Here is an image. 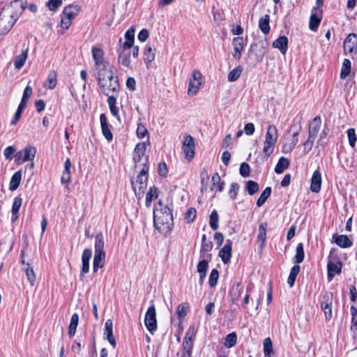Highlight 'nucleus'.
<instances>
[{
  "label": "nucleus",
  "instance_id": "nucleus-1",
  "mask_svg": "<svg viewBox=\"0 0 357 357\" xmlns=\"http://www.w3.org/2000/svg\"><path fill=\"white\" fill-rule=\"evenodd\" d=\"M134 158L135 169L138 171L135 181L131 179V183L136 197L140 199L143 197L144 190L147 187L149 178V158Z\"/></svg>",
  "mask_w": 357,
  "mask_h": 357
},
{
  "label": "nucleus",
  "instance_id": "nucleus-2",
  "mask_svg": "<svg viewBox=\"0 0 357 357\" xmlns=\"http://www.w3.org/2000/svg\"><path fill=\"white\" fill-rule=\"evenodd\" d=\"M22 3L19 0H14L5 6L0 13V34L10 31L18 18L19 8Z\"/></svg>",
  "mask_w": 357,
  "mask_h": 357
},
{
  "label": "nucleus",
  "instance_id": "nucleus-3",
  "mask_svg": "<svg viewBox=\"0 0 357 357\" xmlns=\"http://www.w3.org/2000/svg\"><path fill=\"white\" fill-rule=\"evenodd\" d=\"M342 263L337 253L336 248H332L328 256L327 271L328 279L331 281L335 275L341 273Z\"/></svg>",
  "mask_w": 357,
  "mask_h": 357
},
{
  "label": "nucleus",
  "instance_id": "nucleus-4",
  "mask_svg": "<svg viewBox=\"0 0 357 357\" xmlns=\"http://www.w3.org/2000/svg\"><path fill=\"white\" fill-rule=\"evenodd\" d=\"M97 71L98 84L105 83L110 79H119L116 75V70L115 67L112 65H107L97 70Z\"/></svg>",
  "mask_w": 357,
  "mask_h": 357
},
{
  "label": "nucleus",
  "instance_id": "nucleus-5",
  "mask_svg": "<svg viewBox=\"0 0 357 357\" xmlns=\"http://www.w3.org/2000/svg\"><path fill=\"white\" fill-rule=\"evenodd\" d=\"M144 324L151 334L153 335L157 330L156 311L154 304L149 307L145 314Z\"/></svg>",
  "mask_w": 357,
  "mask_h": 357
},
{
  "label": "nucleus",
  "instance_id": "nucleus-6",
  "mask_svg": "<svg viewBox=\"0 0 357 357\" xmlns=\"http://www.w3.org/2000/svg\"><path fill=\"white\" fill-rule=\"evenodd\" d=\"M344 54L352 58L357 54V34L349 33L344 41Z\"/></svg>",
  "mask_w": 357,
  "mask_h": 357
},
{
  "label": "nucleus",
  "instance_id": "nucleus-7",
  "mask_svg": "<svg viewBox=\"0 0 357 357\" xmlns=\"http://www.w3.org/2000/svg\"><path fill=\"white\" fill-rule=\"evenodd\" d=\"M333 301V294L326 292L321 297V309L324 312L326 319L330 320L332 318V304Z\"/></svg>",
  "mask_w": 357,
  "mask_h": 357
},
{
  "label": "nucleus",
  "instance_id": "nucleus-8",
  "mask_svg": "<svg viewBox=\"0 0 357 357\" xmlns=\"http://www.w3.org/2000/svg\"><path fill=\"white\" fill-rule=\"evenodd\" d=\"M268 43L266 39L259 40L251 45L249 52H255L257 59L261 61L267 53Z\"/></svg>",
  "mask_w": 357,
  "mask_h": 357
},
{
  "label": "nucleus",
  "instance_id": "nucleus-9",
  "mask_svg": "<svg viewBox=\"0 0 357 357\" xmlns=\"http://www.w3.org/2000/svg\"><path fill=\"white\" fill-rule=\"evenodd\" d=\"M202 84V74L198 70H194L189 81L188 93L190 96H195L199 90Z\"/></svg>",
  "mask_w": 357,
  "mask_h": 357
},
{
  "label": "nucleus",
  "instance_id": "nucleus-10",
  "mask_svg": "<svg viewBox=\"0 0 357 357\" xmlns=\"http://www.w3.org/2000/svg\"><path fill=\"white\" fill-rule=\"evenodd\" d=\"M298 132L285 135L282 139V152L284 154L290 153L298 142Z\"/></svg>",
  "mask_w": 357,
  "mask_h": 357
},
{
  "label": "nucleus",
  "instance_id": "nucleus-11",
  "mask_svg": "<svg viewBox=\"0 0 357 357\" xmlns=\"http://www.w3.org/2000/svg\"><path fill=\"white\" fill-rule=\"evenodd\" d=\"M91 52L93 59L95 61V68L96 70L107 65H109L105 61L104 52L101 48L93 47Z\"/></svg>",
  "mask_w": 357,
  "mask_h": 357
},
{
  "label": "nucleus",
  "instance_id": "nucleus-12",
  "mask_svg": "<svg viewBox=\"0 0 357 357\" xmlns=\"http://www.w3.org/2000/svg\"><path fill=\"white\" fill-rule=\"evenodd\" d=\"M99 86L105 95L118 93L119 91V79H110L105 83L100 84Z\"/></svg>",
  "mask_w": 357,
  "mask_h": 357
},
{
  "label": "nucleus",
  "instance_id": "nucleus-13",
  "mask_svg": "<svg viewBox=\"0 0 357 357\" xmlns=\"http://www.w3.org/2000/svg\"><path fill=\"white\" fill-rule=\"evenodd\" d=\"M92 255L91 250L86 248L84 250L82 255V270L80 273V279L82 280L84 275L89 271V261Z\"/></svg>",
  "mask_w": 357,
  "mask_h": 357
},
{
  "label": "nucleus",
  "instance_id": "nucleus-14",
  "mask_svg": "<svg viewBox=\"0 0 357 357\" xmlns=\"http://www.w3.org/2000/svg\"><path fill=\"white\" fill-rule=\"evenodd\" d=\"M232 45L234 47L233 56L236 60L241 59V52L244 50L245 44L243 37H236L232 40Z\"/></svg>",
  "mask_w": 357,
  "mask_h": 357
},
{
  "label": "nucleus",
  "instance_id": "nucleus-15",
  "mask_svg": "<svg viewBox=\"0 0 357 357\" xmlns=\"http://www.w3.org/2000/svg\"><path fill=\"white\" fill-rule=\"evenodd\" d=\"M183 149L185 156H194L195 140L191 135H186L183 143Z\"/></svg>",
  "mask_w": 357,
  "mask_h": 357
},
{
  "label": "nucleus",
  "instance_id": "nucleus-16",
  "mask_svg": "<svg viewBox=\"0 0 357 357\" xmlns=\"http://www.w3.org/2000/svg\"><path fill=\"white\" fill-rule=\"evenodd\" d=\"M232 241L230 239L227 240L225 245L219 252V257L224 264H227L231 257Z\"/></svg>",
  "mask_w": 357,
  "mask_h": 357
},
{
  "label": "nucleus",
  "instance_id": "nucleus-17",
  "mask_svg": "<svg viewBox=\"0 0 357 357\" xmlns=\"http://www.w3.org/2000/svg\"><path fill=\"white\" fill-rule=\"evenodd\" d=\"M100 121L102 135L107 141H112L113 139V135L107 123V116L105 114H100Z\"/></svg>",
  "mask_w": 357,
  "mask_h": 357
},
{
  "label": "nucleus",
  "instance_id": "nucleus-18",
  "mask_svg": "<svg viewBox=\"0 0 357 357\" xmlns=\"http://www.w3.org/2000/svg\"><path fill=\"white\" fill-rule=\"evenodd\" d=\"M321 187V174L319 169L314 172L311 178L310 190L313 192H319Z\"/></svg>",
  "mask_w": 357,
  "mask_h": 357
},
{
  "label": "nucleus",
  "instance_id": "nucleus-19",
  "mask_svg": "<svg viewBox=\"0 0 357 357\" xmlns=\"http://www.w3.org/2000/svg\"><path fill=\"white\" fill-rule=\"evenodd\" d=\"M104 335L113 348H115L116 342L113 335V323L111 319H107L105 322Z\"/></svg>",
  "mask_w": 357,
  "mask_h": 357
},
{
  "label": "nucleus",
  "instance_id": "nucleus-20",
  "mask_svg": "<svg viewBox=\"0 0 357 357\" xmlns=\"http://www.w3.org/2000/svg\"><path fill=\"white\" fill-rule=\"evenodd\" d=\"M195 335V331L194 326H190L188 331L185 333L183 342L182 344V347L184 348H192L194 347V341L193 338Z\"/></svg>",
  "mask_w": 357,
  "mask_h": 357
},
{
  "label": "nucleus",
  "instance_id": "nucleus-21",
  "mask_svg": "<svg viewBox=\"0 0 357 357\" xmlns=\"http://www.w3.org/2000/svg\"><path fill=\"white\" fill-rule=\"evenodd\" d=\"M243 285L241 282H235L233 284L229 291V296L233 303L238 300V298L241 296L243 292Z\"/></svg>",
  "mask_w": 357,
  "mask_h": 357
},
{
  "label": "nucleus",
  "instance_id": "nucleus-22",
  "mask_svg": "<svg viewBox=\"0 0 357 357\" xmlns=\"http://www.w3.org/2000/svg\"><path fill=\"white\" fill-rule=\"evenodd\" d=\"M321 125V117L317 116H315L309 126V137L311 138H316L317 135L320 130Z\"/></svg>",
  "mask_w": 357,
  "mask_h": 357
},
{
  "label": "nucleus",
  "instance_id": "nucleus-23",
  "mask_svg": "<svg viewBox=\"0 0 357 357\" xmlns=\"http://www.w3.org/2000/svg\"><path fill=\"white\" fill-rule=\"evenodd\" d=\"M333 239L335 243L342 248H348L352 246L353 243L347 235L333 234Z\"/></svg>",
  "mask_w": 357,
  "mask_h": 357
},
{
  "label": "nucleus",
  "instance_id": "nucleus-24",
  "mask_svg": "<svg viewBox=\"0 0 357 357\" xmlns=\"http://www.w3.org/2000/svg\"><path fill=\"white\" fill-rule=\"evenodd\" d=\"M80 11V6L77 4H70L63 8L62 14L68 18L74 20Z\"/></svg>",
  "mask_w": 357,
  "mask_h": 357
},
{
  "label": "nucleus",
  "instance_id": "nucleus-25",
  "mask_svg": "<svg viewBox=\"0 0 357 357\" xmlns=\"http://www.w3.org/2000/svg\"><path fill=\"white\" fill-rule=\"evenodd\" d=\"M273 47L278 49L280 52L284 54L288 48V38L287 36H280L273 43Z\"/></svg>",
  "mask_w": 357,
  "mask_h": 357
},
{
  "label": "nucleus",
  "instance_id": "nucleus-26",
  "mask_svg": "<svg viewBox=\"0 0 357 357\" xmlns=\"http://www.w3.org/2000/svg\"><path fill=\"white\" fill-rule=\"evenodd\" d=\"M317 11L318 9L316 7H314L312 10V13L310 17L309 27L310 29L313 31L317 30L321 22V17L317 15Z\"/></svg>",
  "mask_w": 357,
  "mask_h": 357
},
{
  "label": "nucleus",
  "instance_id": "nucleus-27",
  "mask_svg": "<svg viewBox=\"0 0 357 357\" xmlns=\"http://www.w3.org/2000/svg\"><path fill=\"white\" fill-rule=\"evenodd\" d=\"M118 61L128 68H132L130 60V51H118Z\"/></svg>",
  "mask_w": 357,
  "mask_h": 357
},
{
  "label": "nucleus",
  "instance_id": "nucleus-28",
  "mask_svg": "<svg viewBox=\"0 0 357 357\" xmlns=\"http://www.w3.org/2000/svg\"><path fill=\"white\" fill-rule=\"evenodd\" d=\"M153 222L155 227L158 230L164 229L165 227H169L168 220H166L165 215H158V212L155 210L153 211Z\"/></svg>",
  "mask_w": 357,
  "mask_h": 357
},
{
  "label": "nucleus",
  "instance_id": "nucleus-29",
  "mask_svg": "<svg viewBox=\"0 0 357 357\" xmlns=\"http://www.w3.org/2000/svg\"><path fill=\"white\" fill-rule=\"evenodd\" d=\"M144 59L149 68L151 62L155 59V50L153 49V46L150 44H147L144 50Z\"/></svg>",
  "mask_w": 357,
  "mask_h": 357
},
{
  "label": "nucleus",
  "instance_id": "nucleus-30",
  "mask_svg": "<svg viewBox=\"0 0 357 357\" xmlns=\"http://www.w3.org/2000/svg\"><path fill=\"white\" fill-rule=\"evenodd\" d=\"M22 204V199L21 197H15L12 206V216L11 221L13 222L19 218V211Z\"/></svg>",
  "mask_w": 357,
  "mask_h": 357
},
{
  "label": "nucleus",
  "instance_id": "nucleus-31",
  "mask_svg": "<svg viewBox=\"0 0 357 357\" xmlns=\"http://www.w3.org/2000/svg\"><path fill=\"white\" fill-rule=\"evenodd\" d=\"M28 48L23 50L20 54L15 56L14 60V66L15 69L20 70L24 65L28 57Z\"/></svg>",
  "mask_w": 357,
  "mask_h": 357
},
{
  "label": "nucleus",
  "instance_id": "nucleus-32",
  "mask_svg": "<svg viewBox=\"0 0 357 357\" xmlns=\"http://www.w3.org/2000/svg\"><path fill=\"white\" fill-rule=\"evenodd\" d=\"M57 84V74L54 70H51L47 77V80L44 84V87H47L49 89H54Z\"/></svg>",
  "mask_w": 357,
  "mask_h": 357
},
{
  "label": "nucleus",
  "instance_id": "nucleus-33",
  "mask_svg": "<svg viewBox=\"0 0 357 357\" xmlns=\"http://www.w3.org/2000/svg\"><path fill=\"white\" fill-rule=\"evenodd\" d=\"M105 254H94L93 261V271L97 272L99 268H102L105 261Z\"/></svg>",
  "mask_w": 357,
  "mask_h": 357
},
{
  "label": "nucleus",
  "instance_id": "nucleus-34",
  "mask_svg": "<svg viewBox=\"0 0 357 357\" xmlns=\"http://www.w3.org/2000/svg\"><path fill=\"white\" fill-rule=\"evenodd\" d=\"M278 138V132L277 128L273 125L269 126L266 133L265 140L276 144Z\"/></svg>",
  "mask_w": 357,
  "mask_h": 357
},
{
  "label": "nucleus",
  "instance_id": "nucleus-35",
  "mask_svg": "<svg viewBox=\"0 0 357 357\" xmlns=\"http://www.w3.org/2000/svg\"><path fill=\"white\" fill-rule=\"evenodd\" d=\"M104 239L103 235L101 232L96 235L95 238V254H105L104 251Z\"/></svg>",
  "mask_w": 357,
  "mask_h": 357
},
{
  "label": "nucleus",
  "instance_id": "nucleus-36",
  "mask_svg": "<svg viewBox=\"0 0 357 357\" xmlns=\"http://www.w3.org/2000/svg\"><path fill=\"white\" fill-rule=\"evenodd\" d=\"M21 180L22 172L17 171L10 178V181L9 183V190L11 191L17 190V188L19 187L20 184Z\"/></svg>",
  "mask_w": 357,
  "mask_h": 357
},
{
  "label": "nucleus",
  "instance_id": "nucleus-37",
  "mask_svg": "<svg viewBox=\"0 0 357 357\" xmlns=\"http://www.w3.org/2000/svg\"><path fill=\"white\" fill-rule=\"evenodd\" d=\"M269 22L270 16L268 15H265L259 21V28L266 35L270 32Z\"/></svg>",
  "mask_w": 357,
  "mask_h": 357
},
{
  "label": "nucleus",
  "instance_id": "nucleus-38",
  "mask_svg": "<svg viewBox=\"0 0 357 357\" xmlns=\"http://www.w3.org/2000/svg\"><path fill=\"white\" fill-rule=\"evenodd\" d=\"M290 164V161L287 158H280L275 167V172L277 174H282L287 169Z\"/></svg>",
  "mask_w": 357,
  "mask_h": 357
},
{
  "label": "nucleus",
  "instance_id": "nucleus-39",
  "mask_svg": "<svg viewBox=\"0 0 357 357\" xmlns=\"http://www.w3.org/2000/svg\"><path fill=\"white\" fill-rule=\"evenodd\" d=\"M266 222L261 223L259 226V234L257 236V241L260 243V246L263 247L266 239Z\"/></svg>",
  "mask_w": 357,
  "mask_h": 357
},
{
  "label": "nucleus",
  "instance_id": "nucleus-40",
  "mask_svg": "<svg viewBox=\"0 0 357 357\" xmlns=\"http://www.w3.org/2000/svg\"><path fill=\"white\" fill-rule=\"evenodd\" d=\"M263 347L265 357H273L274 351L273 349V343L270 337H267L264 340Z\"/></svg>",
  "mask_w": 357,
  "mask_h": 357
},
{
  "label": "nucleus",
  "instance_id": "nucleus-41",
  "mask_svg": "<svg viewBox=\"0 0 357 357\" xmlns=\"http://www.w3.org/2000/svg\"><path fill=\"white\" fill-rule=\"evenodd\" d=\"M78 322L79 315L77 313H75L71 317L70 323L68 326V335L70 337H72L75 335L78 325Z\"/></svg>",
  "mask_w": 357,
  "mask_h": 357
},
{
  "label": "nucleus",
  "instance_id": "nucleus-42",
  "mask_svg": "<svg viewBox=\"0 0 357 357\" xmlns=\"http://www.w3.org/2000/svg\"><path fill=\"white\" fill-rule=\"evenodd\" d=\"M213 249V243L210 241H207L206 235L203 234L202 236V245L200 249L201 255H204L210 252Z\"/></svg>",
  "mask_w": 357,
  "mask_h": 357
},
{
  "label": "nucleus",
  "instance_id": "nucleus-43",
  "mask_svg": "<svg viewBox=\"0 0 357 357\" xmlns=\"http://www.w3.org/2000/svg\"><path fill=\"white\" fill-rule=\"evenodd\" d=\"M299 271H300V266L298 264H295L291 268L290 273H289L288 279H287V283L291 287H292L294 286L296 276L298 275Z\"/></svg>",
  "mask_w": 357,
  "mask_h": 357
},
{
  "label": "nucleus",
  "instance_id": "nucleus-44",
  "mask_svg": "<svg viewBox=\"0 0 357 357\" xmlns=\"http://www.w3.org/2000/svg\"><path fill=\"white\" fill-rule=\"evenodd\" d=\"M304 257H305V253H304L303 245V243H300L296 246V255L294 258V263H296L298 265V264L303 262V261L304 259Z\"/></svg>",
  "mask_w": 357,
  "mask_h": 357
},
{
  "label": "nucleus",
  "instance_id": "nucleus-45",
  "mask_svg": "<svg viewBox=\"0 0 357 357\" xmlns=\"http://www.w3.org/2000/svg\"><path fill=\"white\" fill-rule=\"evenodd\" d=\"M237 342V335L235 332H232L228 334L225 338L224 342V345L227 348H231L236 344Z\"/></svg>",
  "mask_w": 357,
  "mask_h": 357
},
{
  "label": "nucleus",
  "instance_id": "nucleus-46",
  "mask_svg": "<svg viewBox=\"0 0 357 357\" xmlns=\"http://www.w3.org/2000/svg\"><path fill=\"white\" fill-rule=\"evenodd\" d=\"M272 192V189L271 187H266L262 193L261 194L260 197L257 201V206L258 207H261L262 205L264 204L267 199L271 196Z\"/></svg>",
  "mask_w": 357,
  "mask_h": 357
},
{
  "label": "nucleus",
  "instance_id": "nucleus-47",
  "mask_svg": "<svg viewBox=\"0 0 357 357\" xmlns=\"http://www.w3.org/2000/svg\"><path fill=\"white\" fill-rule=\"evenodd\" d=\"M158 197V189L155 187H151L146 195V206L149 207L153 199Z\"/></svg>",
  "mask_w": 357,
  "mask_h": 357
},
{
  "label": "nucleus",
  "instance_id": "nucleus-48",
  "mask_svg": "<svg viewBox=\"0 0 357 357\" xmlns=\"http://www.w3.org/2000/svg\"><path fill=\"white\" fill-rule=\"evenodd\" d=\"M243 72V67L238 66L228 74V80L231 82L236 81L241 76Z\"/></svg>",
  "mask_w": 357,
  "mask_h": 357
},
{
  "label": "nucleus",
  "instance_id": "nucleus-49",
  "mask_svg": "<svg viewBox=\"0 0 357 357\" xmlns=\"http://www.w3.org/2000/svg\"><path fill=\"white\" fill-rule=\"evenodd\" d=\"M351 71V61L348 59H344L340 71V78L345 79Z\"/></svg>",
  "mask_w": 357,
  "mask_h": 357
},
{
  "label": "nucleus",
  "instance_id": "nucleus-50",
  "mask_svg": "<svg viewBox=\"0 0 357 357\" xmlns=\"http://www.w3.org/2000/svg\"><path fill=\"white\" fill-rule=\"evenodd\" d=\"M340 163L344 169L351 170L357 165V160L356 158H344Z\"/></svg>",
  "mask_w": 357,
  "mask_h": 357
},
{
  "label": "nucleus",
  "instance_id": "nucleus-51",
  "mask_svg": "<svg viewBox=\"0 0 357 357\" xmlns=\"http://www.w3.org/2000/svg\"><path fill=\"white\" fill-rule=\"evenodd\" d=\"M23 271L25 272L27 280H29L30 284L32 286L34 285V283L36 281V275H35L33 268H31L29 264H27L26 266L23 268Z\"/></svg>",
  "mask_w": 357,
  "mask_h": 357
},
{
  "label": "nucleus",
  "instance_id": "nucleus-52",
  "mask_svg": "<svg viewBox=\"0 0 357 357\" xmlns=\"http://www.w3.org/2000/svg\"><path fill=\"white\" fill-rule=\"evenodd\" d=\"M259 189V184L254 181H248L245 183V190L248 191L250 195H253Z\"/></svg>",
  "mask_w": 357,
  "mask_h": 357
},
{
  "label": "nucleus",
  "instance_id": "nucleus-53",
  "mask_svg": "<svg viewBox=\"0 0 357 357\" xmlns=\"http://www.w3.org/2000/svg\"><path fill=\"white\" fill-rule=\"evenodd\" d=\"M275 143L265 140L264 142L262 153L266 156H270L273 153V152L275 149Z\"/></svg>",
  "mask_w": 357,
  "mask_h": 357
},
{
  "label": "nucleus",
  "instance_id": "nucleus-54",
  "mask_svg": "<svg viewBox=\"0 0 357 357\" xmlns=\"http://www.w3.org/2000/svg\"><path fill=\"white\" fill-rule=\"evenodd\" d=\"M219 216L218 212L213 210L209 217V225L213 230H216L218 228Z\"/></svg>",
  "mask_w": 357,
  "mask_h": 357
},
{
  "label": "nucleus",
  "instance_id": "nucleus-55",
  "mask_svg": "<svg viewBox=\"0 0 357 357\" xmlns=\"http://www.w3.org/2000/svg\"><path fill=\"white\" fill-rule=\"evenodd\" d=\"M347 135L349 145L351 147H354L356 140H357L356 130L354 128H349L347 130Z\"/></svg>",
  "mask_w": 357,
  "mask_h": 357
},
{
  "label": "nucleus",
  "instance_id": "nucleus-56",
  "mask_svg": "<svg viewBox=\"0 0 357 357\" xmlns=\"http://www.w3.org/2000/svg\"><path fill=\"white\" fill-rule=\"evenodd\" d=\"M219 278V272L217 269L214 268L211 271L210 275H209V280H208V284L210 287H214L217 283Z\"/></svg>",
  "mask_w": 357,
  "mask_h": 357
},
{
  "label": "nucleus",
  "instance_id": "nucleus-57",
  "mask_svg": "<svg viewBox=\"0 0 357 357\" xmlns=\"http://www.w3.org/2000/svg\"><path fill=\"white\" fill-rule=\"evenodd\" d=\"M188 308L187 303L179 304L176 309V315L179 320L182 321L186 316V310Z\"/></svg>",
  "mask_w": 357,
  "mask_h": 357
},
{
  "label": "nucleus",
  "instance_id": "nucleus-58",
  "mask_svg": "<svg viewBox=\"0 0 357 357\" xmlns=\"http://www.w3.org/2000/svg\"><path fill=\"white\" fill-rule=\"evenodd\" d=\"M62 4V0H49L46 6L51 11H56Z\"/></svg>",
  "mask_w": 357,
  "mask_h": 357
},
{
  "label": "nucleus",
  "instance_id": "nucleus-59",
  "mask_svg": "<svg viewBox=\"0 0 357 357\" xmlns=\"http://www.w3.org/2000/svg\"><path fill=\"white\" fill-rule=\"evenodd\" d=\"M239 172L241 176L244 178H247L250 174V167L249 165L246 162H243L239 169Z\"/></svg>",
  "mask_w": 357,
  "mask_h": 357
},
{
  "label": "nucleus",
  "instance_id": "nucleus-60",
  "mask_svg": "<svg viewBox=\"0 0 357 357\" xmlns=\"http://www.w3.org/2000/svg\"><path fill=\"white\" fill-rule=\"evenodd\" d=\"M146 144L144 142L138 143L135 149V153L137 156H143L145 154Z\"/></svg>",
  "mask_w": 357,
  "mask_h": 357
},
{
  "label": "nucleus",
  "instance_id": "nucleus-61",
  "mask_svg": "<svg viewBox=\"0 0 357 357\" xmlns=\"http://www.w3.org/2000/svg\"><path fill=\"white\" fill-rule=\"evenodd\" d=\"M239 190V185L237 183H232L230 186V189L229 191V197L234 199H236L238 192Z\"/></svg>",
  "mask_w": 357,
  "mask_h": 357
},
{
  "label": "nucleus",
  "instance_id": "nucleus-62",
  "mask_svg": "<svg viewBox=\"0 0 357 357\" xmlns=\"http://www.w3.org/2000/svg\"><path fill=\"white\" fill-rule=\"evenodd\" d=\"M208 268V261L203 259L200 261L197 264V272L198 273H207Z\"/></svg>",
  "mask_w": 357,
  "mask_h": 357
},
{
  "label": "nucleus",
  "instance_id": "nucleus-63",
  "mask_svg": "<svg viewBox=\"0 0 357 357\" xmlns=\"http://www.w3.org/2000/svg\"><path fill=\"white\" fill-rule=\"evenodd\" d=\"M148 134V130L145 126L138 123L137 128V135L139 138H144Z\"/></svg>",
  "mask_w": 357,
  "mask_h": 357
},
{
  "label": "nucleus",
  "instance_id": "nucleus-64",
  "mask_svg": "<svg viewBox=\"0 0 357 357\" xmlns=\"http://www.w3.org/2000/svg\"><path fill=\"white\" fill-rule=\"evenodd\" d=\"M73 20L68 18L66 16L62 14L61 19V26L62 29L67 30L72 24Z\"/></svg>",
  "mask_w": 357,
  "mask_h": 357
}]
</instances>
